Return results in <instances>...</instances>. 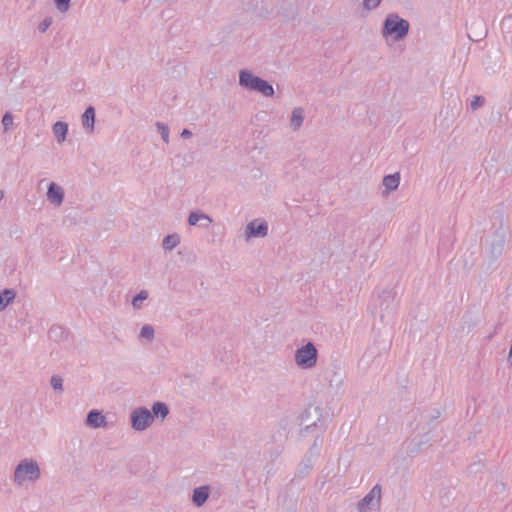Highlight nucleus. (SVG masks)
I'll return each instance as SVG.
<instances>
[{
	"mask_svg": "<svg viewBox=\"0 0 512 512\" xmlns=\"http://www.w3.org/2000/svg\"><path fill=\"white\" fill-rule=\"evenodd\" d=\"M3 197H4V194H3V192H2V191H0V200H2V199H3Z\"/></svg>",
	"mask_w": 512,
	"mask_h": 512,
	"instance_id": "nucleus-28",
	"label": "nucleus"
},
{
	"mask_svg": "<svg viewBox=\"0 0 512 512\" xmlns=\"http://www.w3.org/2000/svg\"><path fill=\"white\" fill-rule=\"evenodd\" d=\"M53 130H54V133L56 135V137L58 138L59 141H64L65 140V137H66V134H67V131H68V126L66 123L64 122H57L54 124V127H53Z\"/></svg>",
	"mask_w": 512,
	"mask_h": 512,
	"instance_id": "nucleus-13",
	"label": "nucleus"
},
{
	"mask_svg": "<svg viewBox=\"0 0 512 512\" xmlns=\"http://www.w3.org/2000/svg\"><path fill=\"white\" fill-rule=\"evenodd\" d=\"M202 218H206V216L200 213H191L189 216V224L195 225L199 221V219Z\"/></svg>",
	"mask_w": 512,
	"mask_h": 512,
	"instance_id": "nucleus-19",
	"label": "nucleus"
},
{
	"mask_svg": "<svg viewBox=\"0 0 512 512\" xmlns=\"http://www.w3.org/2000/svg\"><path fill=\"white\" fill-rule=\"evenodd\" d=\"M2 122H3V125L6 128H8V127H10L12 125L13 118H12V116L10 114H6V115H4Z\"/></svg>",
	"mask_w": 512,
	"mask_h": 512,
	"instance_id": "nucleus-24",
	"label": "nucleus"
},
{
	"mask_svg": "<svg viewBox=\"0 0 512 512\" xmlns=\"http://www.w3.org/2000/svg\"><path fill=\"white\" fill-rule=\"evenodd\" d=\"M87 423L92 427H100L105 425L104 415L96 410L91 411L87 416Z\"/></svg>",
	"mask_w": 512,
	"mask_h": 512,
	"instance_id": "nucleus-8",
	"label": "nucleus"
},
{
	"mask_svg": "<svg viewBox=\"0 0 512 512\" xmlns=\"http://www.w3.org/2000/svg\"><path fill=\"white\" fill-rule=\"evenodd\" d=\"M148 297L147 292L141 291L133 300V305L136 306L138 301L145 300Z\"/></svg>",
	"mask_w": 512,
	"mask_h": 512,
	"instance_id": "nucleus-22",
	"label": "nucleus"
},
{
	"mask_svg": "<svg viewBox=\"0 0 512 512\" xmlns=\"http://www.w3.org/2000/svg\"><path fill=\"white\" fill-rule=\"evenodd\" d=\"M296 361L299 366L311 367L316 362V349L308 343L303 348L299 349L296 353Z\"/></svg>",
	"mask_w": 512,
	"mask_h": 512,
	"instance_id": "nucleus-4",
	"label": "nucleus"
},
{
	"mask_svg": "<svg viewBox=\"0 0 512 512\" xmlns=\"http://www.w3.org/2000/svg\"><path fill=\"white\" fill-rule=\"evenodd\" d=\"M303 121V116L300 110H295L292 115V123L293 125L298 128Z\"/></svg>",
	"mask_w": 512,
	"mask_h": 512,
	"instance_id": "nucleus-17",
	"label": "nucleus"
},
{
	"mask_svg": "<svg viewBox=\"0 0 512 512\" xmlns=\"http://www.w3.org/2000/svg\"><path fill=\"white\" fill-rule=\"evenodd\" d=\"M208 498V487H199L197 489H195L194 493H193V501L197 504V505H202L206 499Z\"/></svg>",
	"mask_w": 512,
	"mask_h": 512,
	"instance_id": "nucleus-12",
	"label": "nucleus"
},
{
	"mask_svg": "<svg viewBox=\"0 0 512 512\" xmlns=\"http://www.w3.org/2000/svg\"><path fill=\"white\" fill-rule=\"evenodd\" d=\"M178 243H179V236L178 235H169L163 241V245H164V247L166 249H172Z\"/></svg>",
	"mask_w": 512,
	"mask_h": 512,
	"instance_id": "nucleus-16",
	"label": "nucleus"
},
{
	"mask_svg": "<svg viewBox=\"0 0 512 512\" xmlns=\"http://www.w3.org/2000/svg\"><path fill=\"white\" fill-rule=\"evenodd\" d=\"M51 384L54 389H61L62 388V379L60 377L54 376L51 379Z\"/></svg>",
	"mask_w": 512,
	"mask_h": 512,
	"instance_id": "nucleus-21",
	"label": "nucleus"
},
{
	"mask_svg": "<svg viewBox=\"0 0 512 512\" xmlns=\"http://www.w3.org/2000/svg\"><path fill=\"white\" fill-rule=\"evenodd\" d=\"M95 122V112L92 107H89L85 110L82 116L83 126L89 131H93Z\"/></svg>",
	"mask_w": 512,
	"mask_h": 512,
	"instance_id": "nucleus-9",
	"label": "nucleus"
},
{
	"mask_svg": "<svg viewBox=\"0 0 512 512\" xmlns=\"http://www.w3.org/2000/svg\"><path fill=\"white\" fill-rule=\"evenodd\" d=\"M152 411L154 415L158 416L160 415L161 418H165L168 414V408L164 403L157 402L153 405Z\"/></svg>",
	"mask_w": 512,
	"mask_h": 512,
	"instance_id": "nucleus-15",
	"label": "nucleus"
},
{
	"mask_svg": "<svg viewBox=\"0 0 512 512\" xmlns=\"http://www.w3.org/2000/svg\"><path fill=\"white\" fill-rule=\"evenodd\" d=\"M152 419L151 413L147 409H139L132 414V426L136 430H143Z\"/></svg>",
	"mask_w": 512,
	"mask_h": 512,
	"instance_id": "nucleus-5",
	"label": "nucleus"
},
{
	"mask_svg": "<svg viewBox=\"0 0 512 512\" xmlns=\"http://www.w3.org/2000/svg\"><path fill=\"white\" fill-rule=\"evenodd\" d=\"M267 233V225L264 222H251L248 226V237L264 236Z\"/></svg>",
	"mask_w": 512,
	"mask_h": 512,
	"instance_id": "nucleus-7",
	"label": "nucleus"
},
{
	"mask_svg": "<svg viewBox=\"0 0 512 512\" xmlns=\"http://www.w3.org/2000/svg\"><path fill=\"white\" fill-rule=\"evenodd\" d=\"M159 129L161 131V134H162L164 140L167 142L168 135H169L168 128L165 125H159Z\"/></svg>",
	"mask_w": 512,
	"mask_h": 512,
	"instance_id": "nucleus-25",
	"label": "nucleus"
},
{
	"mask_svg": "<svg viewBox=\"0 0 512 512\" xmlns=\"http://www.w3.org/2000/svg\"><path fill=\"white\" fill-rule=\"evenodd\" d=\"M141 336L144 338H151L153 336V329L150 326H145L141 330Z\"/></svg>",
	"mask_w": 512,
	"mask_h": 512,
	"instance_id": "nucleus-20",
	"label": "nucleus"
},
{
	"mask_svg": "<svg viewBox=\"0 0 512 512\" xmlns=\"http://www.w3.org/2000/svg\"><path fill=\"white\" fill-rule=\"evenodd\" d=\"M381 498V488L379 486L373 487L370 493L363 499L360 504V509L365 511V506L369 504L377 505Z\"/></svg>",
	"mask_w": 512,
	"mask_h": 512,
	"instance_id": "nucleus-6",
	"label": "nucleus"
},
{
	"mask_svg": "<svg viewBox=\"0 0 512 512\" xmlns=\"http://www.w3.org/2000/svg\"><path fill=\"white\" fill-rule=\"evenodd\" d=\"M48 197L53 203L60 204L63 199V191L61 187L54 183L50 184L48 189Z\"/></svg>",
	"mask_w": 512,
	"mask_h": 512,
	"instance_id": "nucleus-10",
	"label": "nucleus"
},
{
	"mask_svg": "<svg viewBox=\"0 0 512 512\" xmlns=\"http://www.w3.org/2000/svg\"><path fill=\"white\" fill-rule=\"evenodd\" d=\"M481 103H482V100L479 97H477L475 99V101L472 102V106L476 107V106H479Z\"/></svg>",
	"mask_w": 512,
	"mask_h": 512,
	"instance_id": "nucleus-26",
	"label": "nucleus"
},
{
	"mask_svg": "<svg viewBox=\"0 0 512 512\" xmlns=\"http://www.w3.org/2000/svg\"><path fill=\"white\" fill-rule=\"evenodd\" d=\"M14 298L15 292L13 290H5L0 293V310H3Z\"/></svg>",
	"mask_w": 512,
	"mask_h": 512,
	"instance_id": "nucleus-14",
	"label": "nucleus"
},
{
	"mask_svg": "<svg viewBox=\"0 0 512 512\" xmlns=\"http://www.w3.org/2000/svg\"><path fill=\"white\" fill-rule=\"evenodd\" d=\"M190 132L188 130H183L182 136H189Z\"/></svg>",
	"mask_w": 512,
	"mask_h": 512,
	"instance_id": "nucleus-27",
	"label": "nucleus"
},
{
	"mask_svg": "<svg viewBox=\"0 0 512 512\" xmlns=\"http://www.w3.org/2000/svg\"><path fill=\"white\" fill-rule=\"evenodd\" d=\"M240 83L244 87L251 89V90H258L266 96H270L273 94V88L269 83H267L266 81H264L260 78L253 77L248 72H241Z\"/></svg>",
	"mask_w": 512,
	"mask_h": 512,
	"instance_id": "nucleus-2",
	"label": "nucleus"
},
{
	"mask_svg": "<svg viewBox=\"0 0 512 512\" xmlns=\"http://www.w3.org/2000/svg\"><path fill=\"white\" fill-rule=\"evenodd\" d=\"M381 0H364V4L368 9L375 8L379 5Z\"/></svg>",
	"mask_w": 512,
	"mask_h": 512,
	"instance_id": "nucleus-23",
	"label": "nucleus"
},
{
	"mask_svg": "<svg viewBox=\"0 0 512 512\" xmlns=\"http://www.w3.org/2000/svg\"><path fill=\"white\" fill-rule=\"evenodd\" d=\"M39 476V468L35 462L24 461L17 467L15 478L19 482L34 480Z\"/></svg>",
	"mask_w": 512,
	"mask_h": 512,
	"instance_id": "nucleus-3",
	"label": "nucleus"
},
{
	"mask_svg": "<svg viewBox=\"0 0 512 512\" xmlns=\"http://www.w3.org/2000/svg\"><path fill=\"white\" fill-rule=\"evenodd\" d=\"M400 182V176L398 173L388 175L384 178L383 184L387 191H393L395 190Z\"/></svg>",
	"mask_w": 512,
	"mask_h": 512,
	"instance_id": "nucleus-11",
	"label": "nucleus"
},
{
	"mask_svg": "<svg viewBox=\"0 0 512 512\" xmlns=\"http://www.w3.org/2000/svg\"><path fill=\"white\" fill-rule=\"evenodd\" d=\"M71 0H55V4L60 11L66 12L69 9Z\"/></svg>",
	"mask_w": 512,
	"mask_h": 512,
	"instance_id": "nucleus-18",
	"label": "nucleus"
},
{
	"mask_svg": "<svg viewBox=\"0 0 512 512\" xmlns=\"http://www.w3.org/2000/svg\"><path fill=\"white\" fill-rule=\"evenodd\" d=\"M408 27L407 21L400 19L396 15H391L386 19L384 34L394 39H399L407 34Z\"/></svg>",
	"mask_w": 512,
	"mask_h": 512,
	"instance_id": "nucleus-1",
	"label": "nucleus"
}]
</instances>
